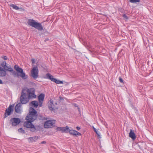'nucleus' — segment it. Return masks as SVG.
<instances>
[{"label":"nucleus","mask_w":153,"mask_h":153,"mask_svg":"<svg viewBox=\"0 0 153 153\" xmlns=\"http://www.w3.org/2000/svg\"><path fill=\"white\" fill-rule=\"evenodd\" d=\"M54 105L53 103V101L51 100L49 101V103L48 105L49 109L51 111H53L54 109Z\"/></svg>","instance_id":"nucleus-16"},{"label":"nucleus","mask_w":153,"mask_h":153,"mask_svg":"<svg viewBox=\"0 0 153 153\" xmlns=\"http://www.w3.org/2000/svg\"><path fill=\"white\" fill-rule=\"evenodd\" d=\"M30 103L35 108H37L39 105L38 102L36 101H32Z\"/></svg>","instance_id":"nucleus-19"},{"label":"nucleus","mask_w":153,"mask_h":153,"mask_svg":"<svg viewBox=\"0 0 153 153\" xmlns=\"http://www.w3.org/2000/svg\"><path fill=\"white\" fill-rule=\"evenodd\" d=\"M73 105L75 107H77V109H78V111L79 112H80V109L78 107V105L76 103H73Z\"/></svg>","instance_id":"nucleus-28"},{"label":"nucleus","mask_w":153,"mask_h":153,"mask_svg":"<svg viewBox=\"0 0 153 153\" xmlns=\"http://www.w3.org/2000/svg\"><path fill=\"white\" fill-rule=\"evenodd\" d=\"M132 3H136L137 2H139L140 0H129Z\"/></svg>","instance_id":"nucleus-25"},{"label":"nucleus","mask_w":153,"mask_h":153,"mask_svg":"<svg viewBox=\"0 0 153 153\" xmlns=\"http://www.w3.org/2000/svg\"><path fill=\"white\" fill-rule=\"evenodd\" d=\"M6 74V71L3 68L0 67V76H5Z\"/></svg>","instance_id":"nucleus-14"},{"label":"nucleus","mask_w":153,"mask_h":153,"mask_svg":"<svg viewBox=\"0 0 153 153\" xmlns=\"http://www.w3.org/2000/svg\"><path fill=\"white\" fill-rule=\"evenodd\" d=\"M9 66H7V65H6L5 66V67H4V68H3L4 69V70L6 71L5 70V69H7L8 68V67H9Z\"/></svg>","instance_id":"nucleus-36"},{"label":"nucleus","mask_w":153,"mask_h":153,"mask_svg":"<svg viewBox=\"0 0 153 153\" xmlns=\"http://www.w3.org/2000/svg\"><path fill=\"white\" fill-rule=\"evenodd\" d=\"M18 10L22 11H24L25 10V9L22 8H19V9Z\"/></svg>","instance_id":"nucleus-34"},{"label":"nucleus","mask_w":153,"mask_h":153,"mask_svg":"<svg viewBox=\"0 0 153 153\" xmlns=\"http://www.w3.org/2000/svg\"><path fill=\"white\" fill-rule=\"evenodd\" d=\"M129 136L133 140H134L136 138L135 134L131 129H130V132L129 133Z\"/></svg>","instance_id":"nucleus-12"},{"label":"nucleus","mask_w":153,"mask_h":153,"mask_svg":"<svg viewBox=\"0 0 153 153\" xmlns=\"http://www.w3.org/2000/svg\"><path fill=\"white\" fill-rule=\"evenodd\" d=\"M45 97V95L43 94H40L38 97V99L39 103V106L41 107L42 106L43 101Z\"/></svg>","instance_id":"nucleus-10"},{"label":"nucleus","mask_w":153,"mask_h":153,"mask_svg":"<svg viewBox=\"0 0 153 153\" xmlns=\"http://www.w3.org/2000/svg\"><path fill=\"white\" fill-rule=\"evenodd\" d=\"M6 74V71L3 68L0 67V76H5Z\"/></svg>","instance_id":"nucleus-15"},{"label":"nucleus","mask_w":153,"mask_h":153,"mask_svg":"<svg viewBox=\"0 0 153 153\" xmlns=\"http://www.w3.org/2000/svg\"><path fill=\"white\" fill-rule=\"evenodd\" d=\"M31 76L34 79H36L38 76L39 70L37 66H34L32 68L30 71Z\"/></svg>","instance_id":"nucleus-6"},{"label":"nucleus","mask_w":153,"mask_h":153,"mask_svg":"<svg viewBox=\"0 0 153 153\" xmlns=\"http://www.w3.org/2000/svg\"><path fill=\"white\" fill-rule=\"evenodd\" d=\"M13 105H10L8 108H7L5 111V113L4 115V118H5L10 115L13 112Z\"/></svg>","instance_id":"nucleus-7"},{"label":"nucleus","mask_w":153,"mask_h":153,"mask_svg":"<svg viewBox=\"0 0 153 153\" xmlns=\"http://www.w3.org/2000/svg\"><path fill=\"white\" fill-rule=\"evenodd\" d=\"M10 6L13 7V9L16 10H18L19 9V7L13 4H11V5H10Z\"/></svg>","instance_id":"nucleus-23"},{"label":"nucleus","mask_w":153,"mask_h":153,"mask_svg":"<svg viewBox=\"0 0 153 153\" xmlns=\"http://www.w3.org/2000/svg\"><path fill=\"white\" fill-rule=\"evenodd\" d=\"M25 120L27 121L24 123V126L27 128H30V131H31L34 132L36 130V128L34 125L32 123L33 122L28 119L26 118V117H25Z\"/></svg>","instance_id":"nucleus-5"},{"label":"nucleus","mask_w":153,"mask_h":153,"mask_svg":"<svg viewBox=\"0 0 153 153\" xmlns=\"http://www.w3.org/2000/svg\"><path fill=\"white\" fill-rule=\"evenodd\" d=\"M18 131L19 132H20L22 133H25V131L22 128H20L18 129Z\"/></svg>","instance_id":"nucleus-27"},{"label":"nucleus","mask_w":153,"mask_h":153,"mask_svg":"<svg viewBox=\"0 0 153 153\" xmlns=\"http://www.w3.org/2000/svg\"><path fill=\"white\" fill-rule=\"evenodd\" d=\"M97 137H98L99 138H101V137L100 135L98 133H97Z\"/></svg>","instance_id":"nucleus-38"},{"label":"nucleus","mask_w":153,"mask_h":153,"mask_svg":"<svg viewBox=\"0 0 153 153\" xmlns=\"http://www.w3.org/2000/svg\"><path fill=\"white\" fill-rule=\"evenodd\" d=\"M119 80L120 82L122 83H124L123 80V79L120 77L119 78Z\"/></svg>","instance_id":"nucleus-32"},{"label":"nucleus","mask_w":153,"mask_h":153,"mask_svg":"<svg viewBox=\"0 0 153 153\" xmlns=\"http://www.w3.org/2000/svg\"><path fill=\"white\" fill-rule=\"evenodd\" d=\"M31 111H29V113L26 117V118L28 119L33 122L37 117V112L33 108H30Z\"/></svg>","instance_id":"nucleus-3"},{"label":"nucleus","mask_w":153,"mask_h":153,"mask_svg":"<svg viewBox=\"0 0 153 153\" xmlns=\"http://www.w3.org/2000/svg\"><path fill=\"white\" fill-rule=\"evenodd\" d=\"M46 142L45 141H42V142H41V144H45L46 143Z\"/></svg>","instance_id":"nucleus-39"},{"label":"nucleus","mask_w":153,"mask_h":153,"mask_svg":"<svg viewBox=\"0 0 153 153\" xmlns=\"http://www.w3.org/2000/svg\"><path fill=\"white\" fill-rule=\"evenodd\" d=\"M59 99L60 100H62L63 99V97L61 96L59 97Z\"/></svg>","instance_id":"nucleus-40"},{"label":"nucleus","mask_w":153,"mask_h":153,"mask_svg":"<svg viewBox=\"0 0 153 153\" xmlns=\"http://www.w3.org/2000/svg\"><path fill=\"white\" fill-rule=\"evenodd\" d=\"M38 119L40 120H42L45 119V118L41 114H37V117Z\"/></svg>","instance_id":"nucleus-21"},{"label":"nucleus","mask_w":153,"mask_h":153,"mask_svg":"<svg viewBox=\"0 0 153 153\" xmlns=\"http://www.w3.org/2000/svg\"><path fill=\"white\" fill-rule=\"evenodd\" d=\"M68 132L70 134L74 135L76 137H78L79 136H81V135L80 133L74 130H70L69 129Z\"/></svg>","instance_id":"nucleus-11"},{"label":"nucleus","mask_w":153,"mask_h":153,"mask_svg":"<svg viewBox=\"0 0 153 153\" xmlns=\"http://www.w3.org/2000/svg\"><path fill=\"white\" fill-rule=\"evenodd\" d=\"M27 23L29 25L41 31L43 29V27L41 23L36 22L33 19H28Z\"/></svg>","instance_id":"nucleus-4"},{"label":"nucleus","mask_w":153,"mask_h":153,"mask_svg":"<svg viewBox=\"0 0 153 153\" xmlns=\"http://www.w3.org/2000/svg\"><path fill=\"white\" fill-rule=\"evenodd\" d=\"M21 120L19 118H11L10 120V124L12 126H16L21 123Z\"/></svg>","instance_id":"nucleus-8"},{"label":"nucleus","mask_w":153,"mask_h":153,"mask_svg":"<svg viewBox=\"0 0 153 153\" xmlns=\"http://www.w3.org/2000/svg\"><path fill=\"white\" fill-rule=\"evenodd\" d=\"M123 17L125 19H128V17L125 14H124L123 16Z\"/></svg>","instance_id":"nucleus-30"},{"label":"nucleus","mask_w":153,"mask_h":153,"mask_svg":"<svg viewBox=\"0 0 153 153\" xmlns=\"http://www.w3.org/2000/svg\"><path fill=\"white\" fill-rule=\"evenodd\" d=\"M46 76L48 78L50 79L53 82V79H54V78H53V76L51 75L49 73H48L46 74Z\"/></svg>","instance_id":"nucleus-20"},{"label":"nucleus","mask_w":153,"mask_h":153,"mask_svg":"<svg viewBox=\"0 0 153 153\" xmlns=\"http://www.w3.org/2000/svg\"><path fill=\"white\" fill-rule=\"evenodd\" d=\"M20 108L21 105L20 103H18L16 105L15 108L16 113H21Z\"/></svg>","instance_id":"nucleus-13"},{"label":"nucleus","mask_w":153,"mask_h":153,"mask_svg":"<svg viewBox=\"0 0 153 153\" xmlns=\"http://www.w3.org/2000/svg\"><path fill=\"white\" fill-rule=\"evenodd\" d=\"M14 68L18 72V73L14 71L11 72L13 74L15 77H19V76L22 77L23 79H26L27 78V76L23 72V69L20 68L18 65H15L14 66Z\"/></svg>","instance_id":"nucleus-2"},{"label":"nucleus","mask_w":153,"mask_h":153,"mask_svg":"<svg viewBox=\"0 0 153 153\" xmlns=\"http://www.w3.org/2000/svg\"><path fill=\"white\" fill-rule=\"evenodd\" d=\"M55 123V121L53 120H50L46 122L44 124L45 128H48L51 127Z\"/></svg>","instance_id":"nucleus-9"},{"label":"nucleus","mask_w":153,"mask_h":153,"mask_svg":"<svg viewBox=\"0 0 153 153\" xmlns=\"http://www.w3.org/2000/svg\"><path fill=\"white\" fill-rule=\"evenodd\" d=\"M5 70L7 71L11 72L13 71V69L11 67H9L7 69H5Z\"/></svg>","instance_id":"nucleus-26"},{"label":"nucleus","mask_w":153,"mask_h":153,"mask_svg":"<svg viewBox=\"0 0 153 153\" xmlns=\"http://www.w3.org/2000/svg\"><path fill=\"white\" fill-rule=\"evenodd\" d=\"M63 127H58L57 128V130L59 131H61L62 132V131Z\"/></svg>","instance_id":"nucleus-29"},{"label":"nucleus","mask_w":153,"mask_h":153,"mask_svg":"<svg viewBox=\"0 0 153 153\" xmlns=\"http://www.w3.org/2000/svg\"><path fill=\"white\" fill-rule=\"evenodd\" d=\"M1 58L4 60H7V56H1Z\"/></svg>","instance_id":"nucleus-31"},{"label":"nucleus","mask_w":153,"mask_h":153,"mask_svg":"<svg viewBox=\"0 0 153 153\" xmlns=\"http://www.w3.org/2000/svg\"><path fill=\"white\" fill-rule=\"evenodd\" d=\"M7 65V63L6 61H3L1 63V65L3 67V68L5 67Z\"/></svg>","instance_id":"nucleus-24"},{"label":"nucleus","mask_w":153,"mask_h":153,"mask_svg":"<svg viewBox=\"0 0 153 153\" xmlns=\"http://www.w3.org/2000/svg\"><path fill=\"white\" fill-rule=\"evenodd\" d=\"M3 83V82L0 79V84H2Z\"/></svg>","instance_id":"nucleus-42"},{"label":"nucleus","mask_w":153,"mask_h":153,"mask_svg":"<svg viewBox=\"0 0 153 153\" xmlns=\"http://www.w3.org/2000/svg\"><path fill=\"white\" fill-rule=\"evenodd\" d=\"M49 40V39L48 38H46L45 40V42H46L47 41Z\"/></svg>","instance_id":"nucleus-41"},{"label":"nucleus","mask_w":153,"mask_h":153,"mask_svg":"<svg viewBox=\"0 0 153 153\" xmlns=\"http://www.w3.org/2000/svg\"><path fill=\"white\" fill-rule=\"evenodd\" d=\"M93 129L94 131L96 133V134H97V133L98 132V131L97 130V129H96L93 126Z\"/></svg>","instance_id":"nucleus-33"},{"label":"nucleus","mask_w":153,"mask_h":153,"mask_svg":"<svg viewBox=\"0 0 153 153\" xmlns=\"http://www.w3.org/2000/svg\"><path fill=\"white\" fill-rule=\"evenodd\" d=\"M89 51H90L91 52H92V51L91 50H89Z\"/></svg>","instance_id":"nucleus-43"},{"label":"nucleus","mask_w":153,"mask_h":153,"mask_svg":"<svg viewBox=\"0 0 153 153\" xmlns=\"http://www.w3.org/2000/svg\"><path fill=\"white\" fill-rule=\"evenodd\" d=\"M76 129L78 130H79L80 129V128L79 126H77L76 127Z\"/></svg>","instance_id":"nucleus-37"},{"label":"nucleus","mask_w":153,"mask_h":153,"mask_svg":"<svg viewBox=\"0 0 153 153\" xmlns=\"http://www.w3.org/2000/svg\"><path fill=\"white\" fill-rule=\"evenodd\" d=\"M53 82H54L55 83L57 84H59V83H63V82L62 81H61L60 80H57L55 78L53 79Z\"/></svg>","instance_id":"nucleus-22"},{"label":"nucleus","mask_w":153,"mask_h":153,"mask_svg":"<svg viewBox=\"0 0 153 153\" xmlns=\"http://www.w3.org/2000/svg\"><path fill=\"white\" fill-rule=\"evenodd\" d=\"M26 91L25 89H22L21 95L20 97V101L21 103L22 104H25L27 103L29 101L28 99L32 98H35L36 95H35V89L34 88H30L28 89L27 90V92L28 94L27 98V95L25 91Z\"/></svg>","instance_id":"nucleus-1"},{"label":"nucleus","mask_w":153,"mask_h":153,"mask_svg":"<svg viewBox=\"0 0 153 153\" xmlns=\"http://www.w3.org/2000/svg\"><path fill=\"white\" fill-rule=\"evenodd\" d=\"M69 130V128L68 126H66L65 127H63L62 133H67L68 132Z\"/></svg>","instance_id":"nucleus-18"},{"label":"nucleus","mask_w":153,"mask_h":153,"mask_svg":"<svg viewBox=\"0 0 153 153\" xmlns=\"http://www.w3.org/2000/svg\"><path fill=\"white\" fill-rule=\"evenodd\" d=\"M32 64H33L35 63V61L34 59H31Z\"/></svg>","instance_id":"nucleus-35"},{"label":"nucleus","mask_w":153,"mask_h":153,"mask_svg":"<svg viewBox=\"0 0 153 153\" xmlns=\"http://www.w3.org/2000/svg\"><path fill=\"white\" fill-rule=\"evenodd\" d=\"M38 137L37 136H35L33 137H30L28 138V139L29 140V142L31 143H33L36 141L38 140Z\"/></svg>","instance_id":"nucleus-17"}]
</instances>
